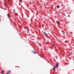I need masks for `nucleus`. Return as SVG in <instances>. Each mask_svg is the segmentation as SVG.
Wrapping results in <instances>:
<instances>
[{
    "instance_id": "39448f33",
    "label": "nucleus",
    "mask_w": 74,
    "mask_h": 74,
    "mask_svg": "<svg viewBox=\"0 0 74 74\" xmlns=\"http://www.w3.org/2000/svg\"><path fill=\"white\" fill-rule=\"evenodd\" d=\"M57 23L58 24H59V25L60 24V22H59V21H57Z\"/></svg>"
},
{
    "instance_id": "f8f14e48",
    "label": "nucleus",
    "mask_w": 74,
    "mask_h": 74,
    "mask_svg": "<svg viewBox=\"0 0 74 74\" xmlns=\"http://www.w3.org/2000/svg\"><path fill=\"white\" fill-rule=\"evenodd\" d=\"M54 67H56V68H58V66H55Z\"/></svg>"
},
{
    "instance_id": "f03ea898",
    "label": "nucleus",
    "mask_w": 74,
    "mask_h": 74,
    "mask_svg": "<svg viewBox=\"0 0 74 74\" xmlns=\"http://www.w3.org/2000/svg\"><path fill=\"white\" fill-rule=\"evenodd\" d=\"M32 52L33 53H34V54H35V53H36V51H32Z\"/></svg>"
},
{
    "instance_id": "423d86ee",
    "label": "nucleus",
    "mask_w": 74,
    "mask_h": 74,
    "mask_svg": "<svg viewBox=\"0 0 74 74\" xmlns=\"http://www.w3.org/2000/svg\"><path fill=\"white\" fill-rule=\"evenodd\" d=\"M53 70L54 71H55V67H53Z\"/></svg>"
},
{
    "instance_id": "ddd939ff",
    "label": "nucleus",
    "mask_w": 74,
    "mask_h": 74,
    "mask_svg": "<svg viewBox=\"0 0 74 74\" xmlns=\"http://www.w3.org/2000/svg\"><path fill=\"white\" fill-rule=\"evenodd\" d=\"M6 4H5V7H6Z\"/></svg>"
},
{
    "instance_id": "dca6fc26",
    "label": "nucleus",
    "mask_w": 74,
    "mask_h": 74,
    "mask_svg": "<svg viewBox=\"0 0 74 74\" xmlns=\"http://www.w3.org/2000/svg\"><path fill=\"white\" fill-rule=\"evenodd\" d=\"M69 16H70V15H69Z\"/></svg>"
},
{
    "instance_id": "4468645a",
    "label": "nucleus",
    "mask_w": 74,
    "mask_h": 74,
    "mask_svg": "<svg viewBox=\"0 0 74 74\" xmlns=\"http://www.w3.org/2000/svg\"><path fill=\"white\" fill-rule=\"evenodd\" d=\"M21 1H22V0H20V2H21Z\"/></svg>"
},
{
    "instance_id": "9b49d317",
    "label": "nucleus",
    "mask_w": 74,
    "mask_h": 74,
    "mask_svg": "<svg viewBox=\"0 0 74 74\" xmlns=\"http://www.w3.org/2000/svg\"><path fill=\"white\" fill-rule=\"evenodd\" d=\"M59 8V6L58 5V6H57V8Z\"/></svg>"
},
{
    "instance_id": "a211bd4d",
    "label": "nucleus",
    "mask_w": 74,
    "mask_h": 74,
    "mask_svg": "<svg viewBox=\"0 0 74 74\" xmlns=\"http://www.w3.org/2000/svg\"><path fill=\"white\" fill-rule=\"evenodd\" d=\"M25 28H26V27H25Z\"/></svg>"
},
{
    "instance_id": "7ed1b4c3",
    "label": "nucleus",
    "mask_w": 74,
    "mask_h": 74,
    "mask_svg": "<svg viewBox=\"0 0 74 74\" xmlns=\"http://www.w3.org/2000/svg\"><path fill=\"white\" fill-rule=\"evenodd\" d=\"M43 33L45 35V36H46V37L47 36V35L45 33V32H43Z\"/></svg>"
},
{
    "instance_id": "f257e3e1",
    "label": "nucleus",
    "mask_w": 74,
    "mask_h": 74,
    "mask_svg": "<svg viewBox=\"0 0 74 74\" xmlns=\"http://www.w3.org/2000/svg\"><path fill=\"white\" fill-rule=\"evenodd\" d=\"M11 70H9L8 71H7V74H10V73H11Z\"/></svg>"
},
{
    "instance_id": "20e7f679",
    "label": "nucleus",
    "mask_w": 74,
    "mask_h": 74,
    "mask_svg": "<svg viewBox=\"0 0 74 74\" xmlns=\"http://www.w3.org/2000/svg\"><path fill=\"white\" fill-rule=\"evenodd\" d=\"M7 16H8V18H10V14H8Z\"/></svg>"
},
{
    "instance_id": "2eb2a0df",
    "label": "nucleus",
    "mask_w": 74,
    "mask_h": 74,
    "mask_svg": "<svg viewBox=\"0 0 74 74\" xmlns=\"http://www.w3.org/2000/svg\"><path fill=\"white\" fill-rule=\"evenodd\" d=\"M55 47V48H56V47Z\"/></svg>"
},
{
    "instance_id": "0eeeda50",
    "label": "nucleus",
    "mask_w": 74,
    "mask_h": 74,
    "mask_svg": "<svg viewBox=\"0 0 74 74\" xmlns=\"http://www.w3.org/2000/svg\"><path fill=\"white\" fill-rule=\"evenodd\" d=\"M27 31H29V28H28V27H27Z\"/></svg>"
},
{
    "instance_id": "1a4fd4ad",
    "label": "nucleus",
    "mask_w": 74,
    "mask_h": 74,
    "mask_svg": "<svg viewBox=\"0 0 74 74\" xmlns=\"http://www.w3.org/2000/svg\"><path fill=\"white\" fill-rule=\"evenodd\" d=\"M44 27V25H42V27Z\"/></svg>"
},
{
    "instance_id": "6e6552de",
    "label": "nucleus",
    "mask_w": 74,
    "mask_h": 74,
    "mask_svg": "<svg viewBox=\"0 0 74 74\" xmlns=\"http://www.w3.org/2000/svg\"><path fill=\"white\" fill-rule=\"evenodd\" d=\"M3 73H4V71H2L1 74H3Z\"/></svg>"
},
{
    "instance_id": "9d476101",
    "label": "nucleus",
    "mask_w": 74,
    "mask_h": 74,
    "mask_svg": "<svg viewBox=\"0 0 74 74\" xmlns=\"http://www.w3.org/2000/svg\"><path fill=\"white\" fill-rule=\"evenodd\" d=\"M56 66H59V65H58V64H56Z\"/></svg>"
},
{
    "instance_id": "f3484780",
    "label": "nucleus",
    "mask_w": 74,
    "mask_h": 74,
    "mask_svg": "<svg viewBox=\"0 0 74 74\" xmlns=\"http://www.w3.org/2000/svg\"><path fill=\"white\" fill-rule=\"evenodd\" d=\"M73 0V1H74V0Z\"/></svg>"
}]
</instances>
